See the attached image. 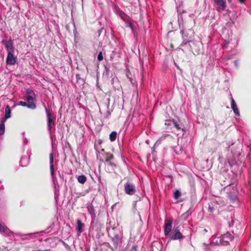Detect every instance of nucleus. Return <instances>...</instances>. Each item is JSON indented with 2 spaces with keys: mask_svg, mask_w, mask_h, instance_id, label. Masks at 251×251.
Instances as JSON below:
<instances>
[{
  "mask_svg": "<svg viewBox=\"0 0 251 251\" xmlns=\"http://www.w3.org/2000/svg\"><path fill=\"white\" fill-rule=\"evenodd\" d=\"M9 228L5 226L3 224L0 223V232L4 233L6 232L7 231H9Z\"/></svg>",
  "mask_w": 251,
  "mask_h": 251,
  "instance_id": "nucleus-22",
  "label": "nucleus"
},
{
  "mask_svg": "<svg viewBox=\"0 0 251 251\" xmlns=\"http://www.w3.org/2000/svg\"><path fill=\"white\" fill-rule=\"evenodd\" d=\"M35 233H30V234H27L26 235H25L26 236H28L30 238H32V237L33 236V235Z\"/></svg>",
  "mask_w": 251,
  "mask_h": 251,
  "instance_id": "nucleus-34",
  "label": "nucleus"
},
{
  "mask_svg": "<svg viewBox=\"0 0 251 251\" xmlns=\"http://www.w3.org/2000/svg\"><path fill=\"white\" fill-rule=\"evenodd\" d=\"M77 227L76 230L79 233L82 232V227L84 226V224L81 222L80 220L77 221Z\"/></svg>",
  "mask_w": 251,
  "mask_h": 251,
  "instance_id": "nucleus-18",
  "label": "nucleus"
},
{
  "mask_svg": "<svg viewBox=\"0 0 251 251\" xmlns=\"http://www.w3.org/2000/svg\"><path fill=\"white\" fill-rule=\"evenodd\" d=\"M16 235L18 236H23V235H22L20 233H16Z\"/></svg>",
  "mask_w": 251,
  "mask_h": 251,
  "instance_id": "nucleus-36",
  "label": "nucleus"
},
{
  "mask_svg": "<svg viewBox=\"0 0 251 251\" xmlns=\"http://www.w3.org/2000/svg\"><path fill=\"white\" fill-rule=\"evenodd\" d=\"M46 113L47 117L48 129L50 133L51 132V129L54 126V121L52 117V113L45 106Z\"/></svg>",
  "mask_w": 251,
  "mask_h": 251,
  "instance_id": "nucleus-2",
  "label": "nucleus"
},
{
  "mask_svg": "<svg viewBox=\"0 0 251 251\" xmlns=\"http://www.w3.org/2000/svg\"><path fill=\"white\" fill-rule=\"evenodd\" d=\"M228 187H230V185H229V186H227L226 188H228Z\"/></svg>",
  "mask_w": 251,
  "mask_h": 251,
  "instance_id": "nucleus-42",
  "label": "nucleus"
},
{
  "mask_svg": "<svg viewBox=\"0 0 251 251\" xmlns=\"http://www.w3.org/2000/svg\"><path fill=\"white\" fill-rule=\"evenodd\" d=\"M231 150V152L234 156H239L240 155V150L239 147L234 146L231 147V146H229L228 150Z\"/></svg>",
  "mask_w": 251,
  "mask_h": 251,
  "instance_id": "nucleus-11",
  "label": "nucleus"
},
{
  "mask_svg": "<svg viewBox=\"0 0 251 251\" xmlns=\"http://www.w3.org/2000/svg\"><path fill=\"white\" fill-rule=\"evenodd\" d=\"M77 180L81 184H84L86 181V177L84 175H80L77 176Z\"/></svg>",
  "mask_w": 251,
  "mask_h": 251,
  "instance_id": "nucleus-21",
  "label": "nucleus"
},
{
  "mask_svg": "<svg viewBox=\"0 0 251 251\" xmlns=\"http://www.w3.org/2000/svg\"><path fill=\"white\" fill-rule=\"evenodd\" d=\"M19 105L22 106L27 107V108L31 109H35L36 108V105L35 102H31L27 104L25 101H21L19 102Z\"/></svg>",
  "mask_w": 251,
  "mask_h": 251,
  "instance_id": "nucleus-12",
  "label": "nucleus"
},
{
  "mask_svg": "<svg viewBox=\"0 0 251 251\" xmlns=\"http://www.w3.org/2000/svg\"><path fill=\"white\" fill-rule=\"evenodd\" d=\"M89 212H90L91 214H94V209L93 207H90V209L89 210Z\"/></svg>",
  "mask_w": 251,
  "mask_h": 251,
  "instance_id": "nucleus-31",
  "label": "nucleus"
},
{
  "mask_svg": "<svg viewBox=\"0 0 251 251\" xmlns=\"http://www.w3.org/2000/svg\"><path fill=\"white\" fill-rule=\"evenodd\" d=\"M233 236L229 233H226L222 235L220 239V244L222 246L229 245V242L233 239Z\"/></svg>",
  "mask_w": 251,
  "mask_h": 251,
  "instance_id": "nucleus-3",
  "label": "nucleus"
},
{
  "mask_svg": "<svg viewBox=\"0 0 251 251\" xmlns=\"http://www.w3.org/2000/svg\"><path fill=\"white\" fill-rule=\"evenodd\" d=\"M184 236L180 232L179 227L177 226L173 230L172 235L169 237L170 240H179L184 238Z\"/></svg>",
  "mask_w": 251,
  "mask_h": 251,
  "instance_id": "nucleus-4",
  "label": "nucleus"
},
{
  "mask_svg": "<svg viewBox=\"0 0 251 251\" xmlns=\"http://www.w3.org/2000/svg\"><path fill=\"white\" fill-rule=\"evenodd\" d=\"M103 59L102 53L101 51H100L99 53L98 56V60L100 61L102 60Z\"/></svg>",
  "mask_w": 251,
  "mask_h": 251,
  "instance_id": "nucleus-28",
  "label": "nucleus"
},
{
  "mask_svg": "<svg viewBox=\"0 0 251 251\" xmlns=\"http://www.w3.org/2000/svg\"><path fill=\"white\" fill-rule=\"evenodd\" d=\"M234 63H235V65H236V66H237L238 62H237V60H235V61H234Z\"/></svg>",
  "mask_w": 251,
  "mask_h": 251,
  "instance_id": "nucleus-38",
  "label": "nucleus"
},
{
  "mask_svg": "<svg viewBox=\"0 0 251 251\" xmlns=\"http://www.w3.org/2000/svg\"><path fill=\"white\" fill-rule=\"evenodd\" d=\"M237 191L236 188H233L232 192L227 193L228 197L232 201H235L237 198Z\"/></svg>",
  "mask_w": 251,
  "mask_h": 251,
  "instance_id": "nucleus-14",
  "label": "nucleus"
},
{
  "mask_svg": "<svg viewBox=\"0 0 251 251\" xmlns=\"http://www.w3.org/2000/svg\"><path fill=\"white\" fill-rule=\"evenodd\" d=\"M95 149L97 150V151H98L99 153H100L102 151H104V150L103 149H101V151H99L98 150V146H96V145H95Z\"/></svg>",
  "mask_w": 251,
  "mask_h": 251,
  "instance_id": "nucleus-32",
  "label": "nucleus"
},
{
  "mask_svg": "<svg viewBox=\"0 0 251 251\" xmlns=\"http://www.w3.org/2000/svg\"><path fill=\"white\" fill-rule=\"evenodd\" d=\"M13 52L7 53L6 60L7 65H13L16 64L17 57L13 55Z\"/></svg>",
  "mask_w": 251,
  "mask_h": 251,
  "instance_id": "nucleus-9",
  "label": "nucleus"
},
{
  "mask_svg": "<svg viewBox=\"0 0 251 251\" xmlns=\"http://www.w3.org/2000/svg\"><path fill=\"white\" fill-rule=\"evenodd\" d=\"M107 232L109 237H110L115 249H117L119 244L122 242L123 233L120 229L116 227L112 228L107 226Z\"/></svg>",
  "mask_w": 251,
  "mask_h": 251,
  "instance_id": "nucleus-1",
  "label": "nucleus"
},
{
  "mask_svg": "<svg viewBox=\"0 0 251 251\" xmlns=\"http://www.w3.org/2000/svg\"><path fill=\"white\" fill-rule=\"evenodd\" d=\"M173 220L170 219H166L164 225V235L168 236L172 229Z\"/></svg>",
  "mask_w": 251,
  "mask_h": 251,
  "instance_id": "nucleus-7",
  "label": "nucleus"
},
{
  "mask_svg": "<svg viewBox=\"0 0 251 251\" xmlns=\"http://www.w3.org/2000/svg\"><path fill=\"white\" fill-rule=\"evenodd\" d=\"M173 123V121L170 120H166L165 121V125L166 126H170L171 124Z\"/></svg>",
  "mask_w": 251,
  "mask_h": 251,
  "instance_id": "nucleus-29",
  "label": "nucleus"
},
{
  "mask_svg": "<svg viewBox=\"0 0 251 251\" xmlns=\"http://www.w3.org/2000/svg\"><path fill=\"white\" fill-rule=\"evenodd\" d=\"M164 138H165L164 137H162L160 138L159 140H163L164 139Z\"/></svg>",
  "mask_w": 251,
  "mask_h": 251,
  "instance_id": "nucleus-39",
  "label": "nucleus"
},
{
  "mask_svg": "<svg viewBox=\"0 0 251 251\" xmlns=\"http://www.w3.org/2000/svg\"><path fill=\"white\" fill-rule=\"evenodd\" d=\"M189 31L191 32L192 35L189 38V39L191 38V36H193V32L191 30L189 29ZM182 34V38H183V41L182 43L180 44L181 47H183L185 45H186L188 43L190 44L191 43L193 45H195V43L194 42H192L191 40L187 39H185V37H187V32H185L184 30H182L180 32Z\"/></svg>",
  "mask_w": 251,
  "mask_h": 251,
  "instance_id": "nucleus-5",
  "label": "nucleus"
},
{
  "mask_svg": "<svg viewBox=\"0 0 251 251\" xmlns=\"http://www.w3.org/2000/svg\"><path fill=\"white\" fill-rule=\"evenodd\" d=\"M11 110L10 108V107L7 105L6 106L5 110V117L3 118H2V119L3 120V121H6V120L9 118L11 117Z\"/></svg>",
  "mask_w": 251,
  "mask_h": 251,
  "instance_id": "nucleus-16",
  "label": "nucleus"
},
{
  "mask_svg": "<svg viewBox=\"0 0 251 251\" xmlns=\"http://www.w3.org/2000/svg\"><path fill=\"white\" fill-rule=\"evenodd\" d=\"M214 211V208H213V206L210 205H209V207H208V211L210 212V213H213Z\"/></svg>",
  "mask_w": 251,
  "mask_h": 251,
  "instance_id": "nucleus-30",
  "label": "nucleus"
},
{
  "mask_svg": "<svg viewBox=\"0 0 251 251\" xmlns=\"http://www.w3.org/2000/svg\"><path fill=\"white\" fill-rule=\"evenodd\" d=\"M5 121H3V120L1 119L0 123V135H3L5 132V125L4 123Z\"/></svg>",
  "mask_w": 251,
  "mask_h": 251,
  "instance_id": "nucleus-20",
  "label": "nucleus"
},
{
  "mask_svg": "<svg viewBox=\"0 0 251 251\" xmlns=\"http://www.w3.org/2000/svg\"><path fill=\"white\" fill-rule=\"evenodd\" d=\"M245 0H239V1L240 2V3H243L244 2Z\"/></svg>",
  "mask_w": 251,
  "mask_h": 251,
  "instance_id": "nucleus-37",
  "label": "nucleus"
},
{
  "mask_svg": "<svg viewBox=\"0 0 251 251\" xmlns=\"http://www.w3.org/2000/svg\"><path fill=\"white\" fill-rule=\"evenodd\" d=\"M117 133L116 131H112L109 135V139L111 141L113 142L116 139Z\"/></svg>",
  "mask_w": 251,
  "mask_h": 251,
  "instance_id": "nucleus-23",
  "label": "nucleus"
},
{
  "mask_svg": "<svg viewBox=\"0 0 251 251\" xmlns=\"http://www.w3.org/2000/svg\"><path fill=\"white\" fill-rule=\"evenodd\" d=\"M49 158H50V174H51L52 177H53V176L54 175V167H53V156L52 153H51L50 154Z\"/></svg>",
  "mask_w": 251,
  "mask_h": 251,
  "instance_id": "nucleus-13",
  "label": "nucleus"
},
{
  "mask_svg": "<svg viewBox=\"0 0 251 251\" xmlns=\"http://www.w3.org/2000/svg\"><path fill=\"white\" fill-rule=\"evenodd\" d=\"M217 6V9L224 11L226 7V0H213Z\"/></svg>",
  "mask_w": 251,
  "mask_h": 251,
  "instance_id": "nucleus-10",
  "label": "nucleus"
},
{
  "mask_svg": "<svg viewBox=\"0 0 251 251\" xmlns=\"http://www.w3.org/2000/svg\"><path fill=\"white\" fill-rule=\"evenodd\" d=\"M28 159L26 156L22 157L20 162L21 166H26L28 163Z\"/></svg>",
  "mask_w": 251,
  "mask_h": 251,
  "instance_id": "nucleus-19",
  "label": "nucleus"
},
{
  "mask_svg": "<svg viewBox=\"0 0 251 251\" xmlns=\"http://www.w3.org/2000/svg\"><path fill=\"white\" fill-rule=\"evenodd\" d=\"M231 107H232V108L234 113L236 115L239 116L240 115L239 111V109H238V108L237 107L236 103L235 100H234V99L233 98H231Z\"/></svg>",
  "mask_w": 251,
  "mask_h": 251,
  "instance_id": "nucleus-15",
  "label": "nucleus"
},
{
  "mask_svg": "<svg viewBox=\"0 0 251 251\" xmlns=\"http://www.w3.org/2000/svg\"><path fill=\"white\" fill-rule=\"evenodd\" d=\"M174 195L175 198L176 199H178L181 196V193L179 190H176L175 191Z\"/></svg>",
  "mask_w": 251,
  "mask_h": 251,
  "instance_id": "nucleus-26",
  "label": "nucleus"
},
{
  "mask_svg": "<svg viewBox=\"0 0 251 251\" xmlns=\"http://www.w3.org/2000/svg\"><path fill=\"white\" fill-rule=\"evenodd\" d=\"M106 158L105 161L106 162H107L108 163H109V162H111L110 161L111 160H112L114 158L113 155L110 153H107L106 154Z\"/></svg>",
  "mask_w": 251,
  "mask_h": 251,
  "instance_id": "nucleus-24",
  "label": "nucleus"
},
{
  "mask_svg": "<svg viewBox=\"0 0 251 251\" xmlns=\"http://www.w3.org/2000/svg\"><path fill=\"white\" fill-rule=\"evenodd\" d=\"M173 124L175 126L176 129H177L178 130H182L184 132H185V127L184 125L182 124V123L179 124L177 122L173 120Z\"/></svg>",
  "mask_w": 251,
  "mask_h": 251,
  "instance_id": "nucleus-17",
  "label": "nucleus"
},
{
  "mask_svg": "<svg viewBox=\"0 0 251 251\" xmlns=\"http://www.w3.org/2000/svg\"><path fill=\"white\" fill-rule=\"evenodd\" d=\"M229 2H231L232 0H227Z\"/></svg>",
  "mask_w": 251,
  "mask_h": 251,
  "instance_id": "nucleus-40",
  "label": "nucleus"
},
{
  "mask_svg": "<svg viewBox=\"0 0 251 251\" xmlns=\"http://www.w3.org/2000/svg\"><path fill=\"white\" fill-rule=\"evenodd\" d=\"M108 165H110V166H114L115 167L116 166V165L114 163H112V162H109L108 163Z\"/></svg>",
  "mask_w": 251,
  "mask_h": 251,
  "instance_id": "nucleus-35",
  "label": "nucleus"
},
{
  "mask_svg": "<svg viewBox=\"0 0 251 251\" xmlns=\"http://www.w3.org/2000/svg\"><path fill=\"white\" fill-rule=\"evenodd\" d=\"M26 100L28 103H30L31 102H34V101L35 100V95L33 96H27Z\"/></svg>",
  "mask_w": 251,
  "mask_h": 251,
  "instance_id": "nucleus-25",
  "label": "nucleus"
},
{
  "mask_svg": "<svg viewBox=\"0 0 251 251\" xmlns=\"http://www.w3.org/2000/svg\"><path fill=\"white\" fill-rule=\"evenodd\" d=\"M2 43L4 44L5 48L6 49L7 53L8 52H14V48L13 44V41L11 40V38L7 41L5 40H2Z\"/></svg>",
  "mask_w": 251,
  "mask_h": 251,
  "instance_id": "nucleus-8",
  "label": "nucleus"
},
{
  "mask_svg": "<svg viewBox=\"0 0 251 251\" xmlns=\"http://www.w3.org/2000/svg\"><path fill=\"white\" fill-rule=\"evenodd\" d=\"M105 244L106 245V246L108 247H109L111 250H113V248L110 246L109 243H105Z\"/></svg>",
  "mask_w": 251,
  "mask_h": 251,
  "instance_id": "nucleus-33",
  "label": "nucleus"
},
{
  "mask_svg": "<svg viewBox=\"0 0 251 251\" xmlns=\"http://www.w3.org/2000/svg\"><path fill=\"white\" fill-rule=\"evenodd\" d=\"M125 191L127 194L132 195L136 192L135 186L133 184L127 182L125 185Z\"/></svg>",
  "mask_w": 251,
  "mask_h": 251,
  "instance_id": "nucleus-6",
  "label": "nucleus"
},
{
  "mask_svg": "<svg viewBox=\"0 0 251 251\" xmlns=\"http://www.w3.org/2000/svg\"><path fill=\"white\" fill-rule=\"evenodd\" d=\"M26 94L27 95V96H33V95H35V93L34 92H33V90H31V89H27L26 90Z\"/></svg>",
  "mask_w": 251,
  "mask_h": 251,
  "instance_id": "nucleus-27",
  "label": "nucleus"
},
{
  "mask_svg": "<svg viewBox=\"0 0 251 251\" xmlns=\"http://www.w3.org/2000/svg\"><path fill=\"white\" fill-rule=\"evenodd\" d=\"M136 246H135V247H133V248H134V249H136Z\"/></svg>",
  "mask_w": 251,
  "mask_h": 251,
  "instance_id": "nucleus-41",
  "label": "nucleus"
}]
</instances>
